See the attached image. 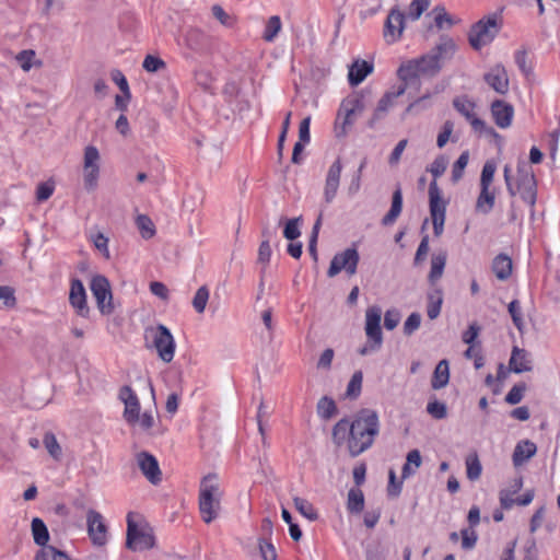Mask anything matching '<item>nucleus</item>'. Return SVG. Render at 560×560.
Returning <instances> with one entry per match:
<instances>
[{"mask_svg": "<svg viewBox=\"0 0 560 560\" xmlns=\"http://www.w3.org/2000/svg\"><path fill=\"white\" fill-rule=\"evenodd\" d=\"M407 84H405L402 81L392 86L378 101L371 118L368 121V125L370 128H374L377 121L382 120L388 109L394 105L395 100L399 96L404 95L407 90Z\"/></svg>", "mask_w": 560, "mask_h": 560, "instance_id": "obj_13", "label": "nucleus"}, {"mask_svg": "<svg viewBox=\"0 0 560 560\" xmlns=\"http://www.w3.org/2000/svg\"><path fill=\"white\" fill-rule=\"evenodd\" d=\"M407 84H405L402 81L392 86L378 101L371 118L368 121V125L370 128H374L377 121L382 120L388 109L394 105L395 100L399 96L404 95L407 90Z\"/></svg>", "mask_w": 560, "mask_h": 560, "instance_id": "obj_12", "label": "nucleus"}, {"mask_svg": "<svg viewBox=\"0 0 560 560\" xmlns=\"http://www.w3.org/2000/svg\"><path fill=\"white\" fill-rule=\"evenodd\" d=\"M497 165L493 161H487L480 174V192L477 197L475 210L477 213L488 214L495 203V189L492 186Z\"/></svg>", "mask_w": 560, "mask_h": 560, "instance_id": "obj_7", "label": "nucleus"}, {"mask_svg": "<svg viewBox=\"0 0 560 560\" xmlns=\"http://www.w3.org/2000/svg\"><path fill=\"white\" fill-rule=\"evenodd\" d=\"M143 69L147 72L154 73L166 69V63L163 59L154 55H147L143 63Z\"/></svg>", "mask_w": 560, "mask_h": 560, "instance_id": "obj_51", "label": "nucleus"}, {"mask_svg": "<svg viewBox=\"0 0 560 560\" xmlns=\"http://www.w3.org/2000/svg\"><path fill=\"white\" fill-rule=\"evenodd\" d=\"M509 313L512 317L513 324L517 330L522 332L525 324L523 319L522 307L517 300H514L509 304Z\"/></svg>", "mask_w": 560, "mask_h": 560, "instance_id": "obj_53", "label": "nucleus"}, {"mask_svg": "<svg viewBox=\"0 0 560 560\" xmlns=\"http://www.w3.org/2000/svg\"><path fill=\"white\" fill-rule=\"evenodd\" d=\"M516 187L512 184L511 166L505 165L503 168V177L509 194L514 197L520 194L521 198L529 206L530 213L534 215V207L537 199L536 180L530 167L526 163H520L517 167Z\"/></svg>", "mask_w": 560, "mask_h": 560, "instance_id": "obj_5", "label": "nucleus"}, {"mask_svg": "<svg viewBox=\"0 0 560 560\" xmlns=\"http://www.w3.org/2000/svg\"><path fill=\"white\" fill-rule=\"evenodd\" d=\"M337 406L334 399L324 396L317 402V415L325 420L331 419L337 415Z\"/></svg>", "mask_w": 560, "mask_h": 560, "instance_id": "obj_37", "label": "nucleus"}, {"mask_svg": "<svg viewBox=\"0 0 560 560\" xmlns=\"http://www.w3.org/2000/svg\"><path fill=\"white\" fill-rule=\"evenodd\" d=\"M380 433V420L375 410L362 409L350 422L343 418L332 428L331 439L336 446H347L351 457L368 451Z\"/></svg>", "mask_w": 560, "mask_h": 560, "instance_id": "obj_1", "label": "nucleus"}, {"mask_svg": "<svg viewBox=\"0 0 560 560\" xmlns=\"http://www.w3.org/2000/svg\"><path fill=\"white\" fill-rule=\"evenodd\" d=\"M16 305L15 290L10 285H0V308H13Z\"/></svg>", "mask_w": 560, "mask_h": 560, "instance_id": "obj_46", "label": "nucleus"}, {"mask_svg": "<svg viewBox=\"0 0 560 560\" xmlns=\"http://www.w3.org/2000/svg\"><path fill=\"white\" fill-rule=\"evenodd\" d=\"M427 411L435 419H444L447 415L446 405L438 400L429 402Z\"/></svg>", "mask_w": 560, "mask_h": 560, "instance_id": "obj_64", "label": "nucleus"}, {"mask_svg": "<svg viewBox=\"0 0 560 560\" xmlns=\"http://www.w3.org/2000/svg\"><path fill=\"white\" fill-rule=\"evenodd\" d=\"M453 106L467 119L475 131L482 132L486 129V122L476 115V104L472 101L465 96L456 97L453 101Z\"/></svg>", "mask_w": 560, "mask_h": 560, "instance_id": "obj_20", "label": "nucleus"}, {"mask_svg": "<svg viewBox=\"0 0 560 560\" xmlns=\"http://www.w3.org/2000/svg\"><path fill=\"white\" fill-rule=\"evenodd\" d=\"M210 293L206 285L200 287L192 299V307L198 314H202L206 310Z\"/></svg>", "mask_w": 560, "mask_h": 560, "instance_id": "obj_47", "label": "nucleus"}, {"mask_svg": "<svg viewBox=\"0 0 560 560\" xmlns=\"http://www.w3.org/2000/svg\"><path fill=\"white\" fill-rule=\"evenodd\" d=\"M69 302L81 317H88L90 308L86 303V292L81 280L73 279L70 285Z\"/></svg>", "mask_w": 560, "mask_h": 560, "instance_id": "obj_23", "label": "nucleus"}, {"mask_svg": "<svg viewBox=\"0 0 560 560\" xmlns=\"http://www.w3.org/2000/svg\"><path fill=\"white\" fill-rule=\"evenodd\" d=\"M447 167V160L444 156L436 158L430 165L429 172L434 180L429 186L430 214L434 234L440 236L443 233L446 202L442 198V192L438 186L436 178L443 175Z\"/></svg>", "mask_w": 560, "mask_h": 560, "instance_id": "obj_3", "label": "nucleus"}, {"mask_svg": "<svg viewBox=\"0 0 560 560\" xmlns=\"http://www.w3.org/2000/svg\"><path fill=\"white\" fill-rule=\"evenodd\" d=\"M54 190H55L54 182L40 183L37 186V190H36L37 201H39V202L46 201L47 199H49L51 197Z\"/></svg>", "mask_w": 560, "mask_h": 560, "instance_id": "obj_62", "label": "nucleus"}, {"mask_svg": "<svg viewBox=\"0 0 560 560\" xmlns=\"http://www.w3.org/2000/svg\"><path fill=\"white\" fill-rule=\"evenodd\" d=\"M373 65L364 60H357L349 69V82L351 85L360 84L371 72Z\"/></svg>", "mask_w": 560, "mask_h": 560, "instance_id": "obj_28", "label": "nucleus"}, {"mask_svg": "<svg viewBox=\"0 0 560 560\" xmlns=\"http://www.w3.org/2000/svg\"><path fill=\"white\" fill-rule=\"evenodd\" d=\"M450 381V366L447 360H441L434 370L431 381L432 388L441 389L448 384Z\"/></svg>", "mask_w": 560, "mask_h": 560, "instance_id": "obj_32", "label": "nucleus"}, {"mask_svg": "<svg viewBox=\"0 0 560 560\" xmlns=\"http://www.w3.org/2000/svg\"><path fill=\"white\" fill-rule=\"evenodd\" d=\"M101 167H82L83 186L86 191H93L98 186Z\"/></svg>", "mask_w": 560, "mask_h": 560, "instance_id": "obj_35", "label": "nucleus"}, {"mask_svg": "<svg viewBox=\"0 0 560 560\" xmlns=\"http://www.w3.org/2000/svg\"><path fill=\"white\" fill-rule=\"evenodd\" d=\"M118 398L125 405L124 419L128 424L136 425L141 409L138 396L130 386L125 385L119 389Z\"/></svg>", "mask_w": 560, "mask_h": 560, "instance_id": "obj_18", "label": "nucleus"}, {"mask_svg": "<svg viewBox=\"0 0 560 560\" xmlns=\"http://www.w3.org/2000/svg\"><path fill=\"white\" fill-rule=\"evenodd\" d=\"M366 161L363 160L358 170L352 174L351 180L347 186V194L349 197L357 195L361 188V177L363 168L365 167Z\"/></svg>", "mask_w": 560, "mask_h": 560, "instance_id": "obj_50", "label": "nucleus"}, {"mask_svg": "<svg viewBox=\"0 0 560 560\" xmlns=\"http://www.w3.org/2000/svg\"><path fill=\"white\" fill-rule=\"evenodd\" d=\"M491 114L498 127L508 128L511 126L514 108L506 102L497 100L491 104Z\"/></svg>", "mask_w": 560, "mask_h": 560, "instance_id": "obj_24", "label": "nucleus"}, {"mask_svg": "<svg viewBox=\"0 0 560 560\" xmlns=\"http://www.w3.org/2000/svg\"><path fill=\"white\" fill-rule=\"evenodd\" d=\"M294 508L307 520L315 521L318 517L313 504L306 499L295 497L293 498Z\"/></svg>", "mask_w": 560, "mask_h": 560, "instance_id": "obj_43", "label": "nucleus"}, {"mask_svg": "<svg viewBox=\"0 0 560 560\" xmlns=\"http://www.w3.org/2000/svg\"><path fill=\"white\" fill-rule=\"evenodd\" d=\"M447 255L445 252H440L431 257V269L428 276L429 282L434 285L438 280L443 276L446 265Z\"/></svg>", "mask_w": 560, "mask_h": 560, "instance_id": "obj_31", "label": "nucleus"}, {"mask_svg": "<svg viewBox=\"0 0 560 560\" xmlns=\"http://www.w3.org/2000/svg\"><path fill=\"white\" fill-rule=\"evenodd\" d=\"M205 33L198 28L187 31L185 40L187 46L192 50H200L203 47Z\"/></svg>", "mask_w": 560, "mask_h": 560, "instance_id": "obj_45", "label": "nucleus"}, {"mask_svg": "<svg viewBox=\"0 0 560 560\" xmlns=\"http://www.w3.org/2000/svg\"><path fill=\"white\" fill-rule=\"evenodd\" d=\"M211 12L214 19H217L221 25L232 28L236 24V16L228 13L220 4H214L211 8Z\"/></svg>", "mask_w": 560, "mask_h": 560, "instance_id": "obj_44", "label": "nucleus"}, {"mask_svg": "<svg viewBox=\"0 0 560 560\" xmlns=\"http://www.w3.org/2000/svg\"><path fill=\"white\" fill-rule=\"evenodd\" d=\"M368 106V100L363 93H352L342 100L336 120L337 136H345L347 127L360 116Z\"/></svg>", "mask_w": 560, "mask_h": 560, "instance_id": "obj_6", "label": "nucleus"}, {"mask_svg": "<svg viewBox=\"0 0 560 560\" xmlns=\"http://www.w3.org/2000/svg\"><path fill=\"white\" fill-rule=\"evenodd\" d=\"M430 100V94H424L413 102H411L407 108L405 109L404 116L416 114L419 110L425 109L429 107L428 101Z\"/></svg>", "mask_w": 560, "mask_h": 560, "instance_id": "obj_59", "label": "nucleus"}, {"mask_svg": "<svg viewBox=\"0 0 560 560\" xmlns=\"http://www.w3.org/2000/svg\"><path fill=\"white\" fill-rule=\"evenodd\" d=\"M35 560H71L70 557L57 549L54 546H46L44 548H40L36 555Z\"/></svg>", "mask_w": 560, "mask_h": 560, "instance_id": "obj_38", "label": "nucleus"}, {"mask_svg": "<svg viewBox=\"0 0 560 560\" xmlns=\"http://www.w3.org/2000/svg\"><path fill=\"white\" fill-rule=\"evenodd\" d=\"M31 527L34 542L42 548L48 546L47 542L49 540V532L45 523L40 518L34 517L32 520Z\"/></svg>", "mask_w": 560, "mask_h": 560, "instance_id": "obj_33", "label": "nucleus"}, {"mask_svg": "<svg viewBox=\"0 0 560 560\" xmlns=\"http://www.w3.org/2000/svg\"><path fill=\"white\" fill-rule=\"evenodd\" d=\"M136 225L144 240L152 238L156 233L153 221L147 214H138L136 217Z\"/></svg>", "mask_w": 560, "mask_h": 560, "instance_id": "obj_36", "label": "nucleus"}, {"mask_svg": "<svg viewBox=\"0 0 560 560\" xmlns=\"http://www.w3.org/2000/svg\"><path fill=\"white\" fill-rule=\"evenodd\" d=\"M86 526L89 537L94 546L103 547L107 544V526L100 512L93 509L86 512Z\"/></svg>", "mask_w": 560, "mask_h": 560, "instance_id": "obj_15", "label": "nucleus"}, {"mask_svg": "<svg viewBox=\"0 0 560 560\" xmlns=\"http://www.w3.org/2000/svg\"><path fill=\"white\" fill-rule=\"evenodd\" d=\"M82 167H101V153L95 145L84 148Z\"/></svg>", "mask_w": 560, "mask_h": 560, "instance_id": "obj_39", "label": "nucleus"}, {"mask_svg": "<svg viewBox=\"0 0 560 560\" xmlns=\"http://www.w3.org/2000/svg\"><path fill=\"white\" fill-rule=\"evenodd\" d=\"M43 444H44L45 448L47 450V452L49 453V455L55 460H60L61 459L62 450H61V446L58 443V441H57V439H56L54 433L46 432L45 435H44V439H43Z\"/></svg>", "mask_w": 560, "mask_h": 560, "instance_id": "obj_41", "label": "nucleus"}, {"mask_svg": "<svg viewBox=\"0 0 560 560\" xmlns=\"http://www.w3.org/2000/svg\"><path fill=\"white\" fill-rule=\"evenodd\" d=\"M360 260L359 253L355 248H347L341 253L334 256L330 261L327 275L332 278L340 271L345 270L348 276H353L357 272V267Z\"/></svg>", "mask_w": 560, "mask_h": 560, "instance_id": "obj_11", "label": "nucleus"}, {"mask_svg": "<svg viewBox=\"0 0 560 560\" xmlns=\"http://www.w3.org/2000/svg\"><path fill=\"white\" fill-rule=\"evenodd\" d=\"M258 549L262 560H277L276 548L267 538L258 539Z\"/></svg>", "mask_w": 560, "mask_h": 560, "instance_id": "obj_54", "label": "nucleus"}, {"mask_svg": "<svg viewBox=\"0 0 560 560\" xmlns=\"http://www.w3.org/2000/svg\"><path fill=\"white\" fill-rule=\"evenodd\" d=\"M90 287L101 313L110 314L114 310V306L108 280L103 276H95L91 280Z\"/></svg>", "mask_w": 560, "mask_h": 560, "instance_id": "obj_14", "label": "nucleus"}, {"mask_svg": "<svg viewBox=\"0 0 560 560\" xmlns=\"http://www.w3.org/2000/svg\"><path fill=\"white\" fill-rule=\"evenodd\" d=\"M301 220H302L301 217H299V218H293V219H290L287 221L284 230H283V236L287 240L294 241L301 235V231H300Z\"/></svg>", "mask_w": 560, "mask_h": 560, "instance_id": "obj_55", "label": "nucleus"}, {"mask_svg": "<svg viewBox=\"0 0 560 560\" xmlns=\"http://www.w3.org/2000/svg\"><path fill=\"white\" fill-rule=\"evenodd\" d=\"M469 161V152L464 151L459 158L456 160V162L453 164L452 167V180L453 183H457L459 179H462L464 175V171L468 164Z\"/></svg>", "mask_w": 560, "mask_h": 560, "instance_id": "obj_48", "label": "nucleus"}, {"mask_svg": "<svg viewBox=\"0 0 560 560\" xmlns=\"http://www.w3.org/2000/svg\"><path fill=\"white\" fill-rule=\"evenodd\" d=\"M402 209V194L400 188H397L392 198V206L387 214L383 218L382 223L384 225L393 224L399 217Z\"/></svg>", "mask_w": 560, "mask_h": 560, "instance_id": "obj_34", "label": "nucleus"}, {"mask_svg": "<svg viewBox=\"0 0 560 560\" xmlns=\"http://www.w3.org/2000/svg\"><path fill=\"white\" fill-rule=\"evenodd\" d=\"M362 381L363 374L361 371H357L351 376L348 386H347V396L351 398H357L362 389Z\"/></svg>", "mask_w": 560, "mask_h": 560, "instance_id": "obj_52", "label": "nucleus"}, {"mask_svg": "<svg viewBox=\"0 0 560 560\" xmlns=\"http://www.w3.org/2000/svg\"><path fill=\"white\" fill-rule=\"evenodd\" d=\"M223 491L215 474L205 476L199 486V511L205 523L214 521L221 511Z\"/></svg>", "mask_w": 560, "mask_h": 560, "instance_id": "obj_4", "label": "nucleus"}, {"mask_svg": "<svg viewBox=\"0 0 560 560\" xmlns=\"http://www.w3.org/2000/svg\"><path fill=\"white\" fill-rule=\"evenodd\" d=\"M453 130H454V122L451 120H446L443 124L441 131L438 135V139H436V145L440 149H442L446 145V143L448 142V140L453 133Z\"/></svg>", "mask_w": 560, "mask_h": 560, "instance_id": "obj_58", "label": "nucleus"}, {"mask_svg": "<svg viewBox=\"0 0 560 560\" xmlns=\"http://www.w3.org/2000/svg\"><path fill=\"white\" fill-rule=\"evenodd\" d=\"M483 80L492 90L499 94L504 95L509 92V75L505 68L500 63L491 67L490 70L485 73Z\"/></svg>", "mask_w": 560, "mask_h": 560, "instance_id": "obj_22", "label": "nucleus"}, {"mask_svg": "<svg viewBox=\"0 0 560 560\" xmlns=\"http://www.w3.org/2000/svg\"><path fill=\"white\" fill-rule=\"evenodd\" d=\"M537 452L536 444L529 440L521 441L516 444L512 460L515 467L522 466L525 462L532 458Z\"/></svg>", "mask_w": 560, "mask_h": 560, "instance_id": "obj_26", "label": "nucleus"}, {"mask_svg": "<svg viewBox=\"0 0 560 560\" xmlns=\"http://www.w3.org/2000/svg\"><path fill=\"white\" fill-rule=\"evenodd\" d=\"M36 54L32 49H26L20 51L15 59L19 62L20 67L23 71H30L33 66H40L42 62L39 60H36Z\"/></svg>", "mask_w": 560, "mask_h": 560, "instance_id": "obj_42", "label": "nucleus"}, {"mask_svg": "<svg viewBox=\"0 0 560 560\" xmlns=\"http://www.w3.org/2000/svg\"><path fill=\"white\" fill-rule=\"evenodd\" d=\"M154 546L152 528L144 522H137L135 515H127L126 547L132 551H143Z\"/></svg>", "mask_w": 560, "mask_h": 560, "instance_id": "obj_8", "label": "nucleus"}, {"mask_svg": "<svg viewBox=\"0 0 560 560\" xmlns=\"http://www.w3.org/2000/svg\"><path fill=\"white\" fill-rule=\"evenodd\" d=\"M430 4L431 0H412L409 5V16L415 21L420 19Z\"/></svg>", "mask_w": 560, "mask_h": 560, "instance_id": "obj_57", "label": "nucleus"}, {"mask_svg": "<svg viewBox=\"0 0 560 560\" xmlns=\"http://www.w3.org/2000/svg\"><path fill=\"white\" fill-rule=\"evenodd\" d=\"M526 390L525 384L514 385L505 396V401L510 405H516L523 399L524 392Z\"/></svg>", "mask_w": 560, "mask_h": 560, "instance_id": "obj_60", "label": "nucleus"}, {"mask_svg": "<svg viewBox=\"0 0 560 560\" xmlns=\"http://www.w3.org/2000/svg\"><path fill=\"white\" fill-rule=\"evenodd\" d=\"M455 50L456 45L454 40L443 37L427 55L402 63L397 70V75L407 86L420 77L432 78L441 71L447 60L452 59Z\"/></svg>", "mask_w": 560, "mask_h": 560, "instance_id": "obj_2", "label": "nucleus"}, {"mask_svg": "<svg viewBox=\"0 0 560 560\" xmlns=\"http://www.w3.org/2000/svg\"><path fill=\"white\" fill-rule=\"evenodd\" d=\"M382 310L373 305L365 312V335L369 341H374L375 347H382L383 334L381 329Z\"/></svg>", "mask_w": 560, "mask_h": 560, "instance_id": "obj_17", "label": "nucleus"}, {"mask_svg": "<svg viewBox=\"0 0 560 560\" xmlns=\"http://www.w3.org/2000/svg\"><path fill=\"white\" fill-rule=\"evenodd\" d=\"M342 164L340 159H337L328 168L325 185H324V199L327 203L334 201L337 196L340 179H341Z\"/></svg>", "mask_w": 560, "mask_h": 560, "instance_id": "obj_21", "label": "nucleus"}, {"mask_svg": "<svg viewBox=\"0 0 560 560\" xmlns=\"http://www.w3.org/2000/svg\"><path fill=\"white\" fill-rule=\"evenodd\" d=\"M262 235L266 237L259 245L258 249V262H261L264 265L268 264L271 257V247L269 244V237L266 232L262 233Z\"/></svg>", "mask_w": 560, "mask_h": 560, "instance_id": "obj_63", "label": "nucleus"}, {"mask_svg": "<svg viewBox=\"0 0 560 560\" xmlns=\"http://www.w3.org/2000/svg\"><path fill=\"white\" fill-rule=\"evenodd\" d=\"M523 487L522 477L512 479L509 485L500 491V504L503 509L509 510L515 504L513 498Z\"/></svg>", "mask_w": 560, "mask_h": 560, "instance_id": "obj_27", "label": "nucleus"}, {"mask_svg": "<svg viewBox=\"0 0 560 560\" xmlns=\"http://www.w3.org/2000/svg\"><path fill=\"white\" fill-rule=\"evenodd\" d=\"M421 324V315L419 313H411L404 323V334L411 336Z\"/></svg>", "mask_w": 560, "mask_h": 560, "instance_id": "obj_61", "label": "nucleus"}, {"mask_svg": "<svg viewBox=\"0 0 560 560\" xmlns=\"http://www.w3.org/2000/svg\"><path fill=\"white\" fill-rule=\"evenodd\" d=\"M498 32L499 25L495 15L480 20L469 32V43L475 49H480L491 43Z\"/></svg>", "mask_w": 560, "mask_h": 560, "instance_id": "obj_10", "label": "nucleus"}, {"mask_svg": "<svg viewBox=\"0 0 560 560\" xmlns=\"http://www.w3.org/2000/svg\"><path fill=\"white\" fill-rule=\"evenodd\" d=\"M405 30V14L398 8H393L384 24L383 36L387 44L398 42Z\"/></svg>", "mask_w": 560, "mask_h": 560, "instance_id": "obj_16", "label": "nucleus"}, {"mask_svg": "<svg viewBox=\"0 0 560 560\" xmlns=\"http://www.w3.org/2000/svg\"><path fill=\"white\" fill-rule=\"evenodd\" d=\"M491 268L495 277L499 280L504 281L512 273V259L505 254H500L493 258Z\"/></svg>", "mask_w": 560, "mask_h": 560, "instance_id": "obj_29", "label": "nucleus"}, {"mask_svg": "<svg viewBox=\"0 0 560 560\" xmlns=\"http://www.w3.org/2000/svg\"><path fill=\"white\" fill-rule=\"evenodd\" d=\"M347 508L351 513H360L364 508V495L360 489H350Z\"/></svg>", "mask_w": 560, "mask_h": 560, "instance_id": "obj_40", "label": "nucleus"}, {"mask_svg": "<svg viewBox=\"0 0 560 560\" xmlns=\"http://www.w3.org/2000/svg\"><path fill=\"white\" fill-rule=\"evenodd\" d=\"M510 370L516 374L529 372L533 370L530 354L518 347H513L509 361Z\"/></svg>", "mask_w": 560, "mask_h": 560, "instance_id": "obj_25", "label": "nucleus"}, {"mask_svg": "<svg viewBox=\"0 0 560 560\" xmlns=\"http://www.w3.org/2000/svg\"><path fill=\"white\" fill-rule=\"evenodd\" d=\"M281 31V20L278 15L269 18L266 28L264 32V39L266 42H272Z\"/></svg>", "mask_w": 560, "mask_h": 560, "instance_id": "obj_49", "label": "nucleus"}, {"mask_svg": "<svg viewBox=\"0 0 560 560\" xmlns=\"http://www.w3.org/2000/svg\"><path fill=\"white\" fill-rule=\"evenodd\" d=\"M136 462L142 475L152 485H159L162 481V471L158 459L150 453L142 451L136 455Z\"/></svg>", "mask_w": 560, "mask_h": 560, "instance_id": "obj_19", "label": "nucleus"}, {"mask_svg": "<svg viewBox=\"0 0 560 560\" xmlns=\"http://www.w3.org/2000/svg\"><path fill=\"white\" fill-rule=\"evenodd\" d=\"M147 338L152 340V345L155 348L159 358L170 363L175 353V341L173 335L164 325H158L156 327H149L145 330Z\"/></svg>", "mask_w": 560, "mask_h": 560, "instance_id": "obj_9", "label": "nucleus"}, {"mask_svg": "<svg viewBox=\"0 0 560 560\" xmlns=\"http://www.w3.org/2000/svg\"><path fill=\"white\" fill-rule=\"evenodd\" d=\"M427 314L430 319H435L440 313L443 304V291L441 288H433L428 293Z\"/></svg>", "mask_w": 560, "mask_h": 560, "instance_id": "obj_30", "label": "nucleus"}, {"mask_svg": "<svg viewBox=\"0 0 560 560\" xmlns=\"http://www.w3.org/2000/svg\"><path fill=\"white\" fill-rule=\"evenodd\" d=\"M466 468H467V478L468 479H470V480L479 479V477L481 475L482 467H481V464L476 455L469 456L466 459Z\"/></svg>", "mask_w": 560, "mask_h": 560, "instance_id": "obj_56", "label": "nucleus"}]
</instances>
